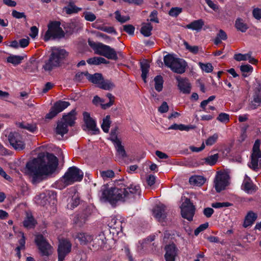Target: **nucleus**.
<instances>
[{
	"label": "nucleus",
	"mask_w": 261,
	"mask_h": 261,
	"mask_svg": "<svg viewBox=\"0 0 261 261\" xmlns=\"http://www.w3.org/2000/svg\"><path fill=\"white\" fill-rule=\"evenodd\" d=\"M58 166L57 158L52 153H47L30 161L26 165V168L32 177L33 182L37 184L55 173Z\"/></svg>",
	"instance_id": "obj_1"
},
{
	"label": "nucleus",
	"mask_w": 261,
	"mask_h": 261,
	"mask_svg": "<svg viewBox=\"0 0 261 261\" xmlns=\"http://www.w3.org/2000/svg\"><path fill=\"white\" fill-rule=\"evenodd\" d=\"M101 192L100 200L103 202L114 205L119 201H125V189L122 188V186L115 185L110 187L107 184L104 185L101 187Z\"/></svg>",
	"instance_id": "obj_2"
},
{
	"label": "nucleus",
	"mask_w": 261,
	"mask_h": 261,
	"mask_svg": "<svg viewBox=\"0 0 261 261\" xmlns=\"http://www.w3.org/2000/svg\"><path fill=\"white\" fill-rule=\"evenodd\" d=\"M83 176V172L78 168L75 166L69 167L64 175L56 182V187L59 189H64L75 182L81 181Z\"/></svg>",
	"instance_id": "obj_3"
},
{
	"label": "nucleus",
	"mask_w": 261,
	"mask_h": 261,
	"mask_svg": "<svg viewBox=\"0 0 261 261\" xmlns=\"http://www.w3.org/2000/svg\"><path fill=\"white\" fill-rule=\"evenodd\" d=\"M49 59L45 62L43 68L47 71L60 65L63 60L68 56L67 52L64 49L53 47Z\"/></svg>",
	"instance_id": "obj_4"
},
{
	"label": "nucleus",
	"mask_w": 261,
	"mask_h": 261,
	"mask_svg": "<svg viewBox=\"0 0 261 261\" xmlns=\"http://www.w3.org/2000/svg\"><path fill=\"white\" fill-rule=\"evenodd\" d=\"M89 45L93 49L95 54L103 56L108 59L116 60L118 59L115 50L110 46L102 43L88 41Z\"/></svg>",
	"instance_id": "obj_5"
},
{
	"label": "nucleus",
	"mask_w": 261,
	"mask_h": 261,
	"mask_svg": "<svg viewBox=\"0 0 261 261\" xmlns=\"http://www.w3.org/2000/svg\"><path fill=\"white\" fill-rule=\"evenodd\" d=\"M60 22L52 21L48 24V30L44 36V40L47 41L51 39H60L63 38L65 33L60 27Z\"/></svg>",
	"instance_id": "obj_6"
},
{
	"label": "nucleus",
	"mask_w": 261,
	"mask_h": 261,
	"mask_svg": "<svg viewBox=\"0 0 261 261\" xmlns=\"http://www.w3.org/2000/svg\"><path fill=\"white\" fill-rule=\"evenodd\" d=\"M260 141L256 140L253 145L251 161L249 167L253 170H257L261 167V152L259 150Z\"/></svg>",
	"instance_id": "obj_7"
},
{
	"label": "nucleus",
	"mask_w": 261,
	"mask_h": 261,
	"mask_svg": "<svg viewBox=\"0 0 261 261\" xmlns=\"http://www.w3.org/2000/svg\"><path fill=\"white\" fill-rule=\"evenodd\" d=\"M229 184V175L226 172H217L215 180L214 186L217 192L224 190Z\"/></svg>",
	"instance_id": "obj_8"
},
{
	"label": "nucleus",
	"mask_w": 261,
	"mask_h": 261,
	"mask_svg": "<svg viewBox=\"0 0 261 261\" xmlns=\"http://www.w3.org/2000/svg\"><path fill=\"white\" fill-rule=\"evenodd\" d=\"M184 201L180 206L181 215L182 217L188 220L191 221L195 214V207L188 198H182Z\"/></svg>",
	"instance_id": "obj_9"
},
{
	"label": "nucleus",
	"mask_w": 261,
	"mask_h": 261,
	"mask_svg": "<svg viewBox=\"0 0 261 261\" xmlns=\"http://www.w3.org/2000/svg\"><path fill=\"white\" fill-rule=\"evenodd\" d=\"M35 242L42 255L48 256L52 253L51 246L42 234L36 236Z\"/></svg>",
	"instance_id": "obj_10"
},
{
	"label": "nucleus",
	"mask_w": 261,
	"mask_h": 261,
	"mask_svg": "<svg viewBox=\"0 0 261 261\" xmlns=\"http://www.w3.org/2000/svg\"><path fill=\"white\" fill-rule=\"evenodd\" d=\"M71 244L67 240H60L58 246V261H63L65 256L71 251Z\"/></svg>",
	"instance_id": "obj_11"
},
{
	"label": "nucleus",
	"mask_w": 261,
	"mask_h": 261,
	"mask_svg": "<svg viewBox=\"0 0 261 261\" xmlns=\"http://www.w3.org/2000/svg\"><path fill=\"white\" fill-rule=\"evenodd\" d=\"M122 188L125 189V201L132 199L137 198L140 197L141 193L140 187L136 184H130L127 188L122 186Z\"/></svg>",
	"instance_id": "obj_12"
},
{
	"label": "nucleus",
	"mask_w": 261,
	"mask_h": 261,
	"mask_svg": "<svg viewBox=\"0 0 261 261\" xmlns=\"http://www.w3.org/2000/svg\"><path fill=\"white\" fill-rule=\"evenodd\" d=\"M9 142L16 150H22L24 148L25 144L22 137L17 133H11L9 135Z\"/></svg>",
	"instance_id": "obj_13"
},
{
	"label": "nucleus",
	"mask_w": 261,
	"mask_h": 261,
	"mask_svg": "<svg viewBox=\"0 0 261 261\" xmlns=\"http://www.w3.org/2000/svg\"><path fill=\"white\" fill-rule=\"evenodd\" d=\"M152 212L153 217L160 222L163 221L166 217V206L163 204L156 205Z\"/></svg>",
	"instance_id": "obj_14"
},
{
	"label": "nucleus",
	"mask_w": 261,
	"mask_h": 261,
	"mask_svg": "<svg viewBox=\"0 0 261 261\" xmlns=\"http://www.w3.org/2000/svg\"><path fill=\"white\" fill-rule=\"evenodd\" d=\"M165 258L166 261H175V257L177 254L178 249L173 243L165 246Z\"/></svg>",
	"instance_id": "obj_15"
},
{
	"label": "nucleus",
	"mask_w": 261,
	"mask_h": 261,
	"mask_svg": "<svg viewBox=\"0 0 261 261\" xmlns=\"http://www.w3.org/2000/svg\"><path fill=\"white\" fill-rule=\"evenodd\" d=\"M177 87L181 92L184 94H189L191 90V85L189 80L186 78H181L177 76Z\"/></svg>",
	"instance_id": "obj_16"
},
{
	"label": "nucleus",
	"mask_w": 261,
	"mask_h": 261,
	"mask_svg": "<svg viewBox=\"0 0 261 261\" xmlns=\"http://www.w3.org/2000/svg\"><path fill=\"white\" fill-rule=\"evenodd\" d=\"M67 202V208L71 210L73 209L80 204V198L79 194L74 189L73 190L71 193L68 195Z\"/></svg>",
	"instance_id": "obj_17"
},
{
	"label": "nucleus",
	"mask_w": 261,
	"mask_h": 261,
	"mask_svg": "<svg viewBox=\"0 0 261 261\" xmlns=\"http://www.w3.org/2000/svg\"><path fill=\"white\" fill-rule=\"evenodd\" d=\"M83 117L87 127L89 130L92 131L95 134L99 132V129L96 127L95 121L90 117L89 113L84 112L83 113Z\"/></svg>",
	"instance_id": "obj_18"
},
{
	"label": "nucleus",
	"mask_w": 261,
	"mask_h": 261,
	"mask_svg": "<svg viewBox=\"0 0 261 261\" xmlns=\"http://www.w3.org/2000/svg\"><path fill=\"white\" fill-rule=\"evenodd\" d=\"M187 65L185 60L178 58L170 69L175 73L181 74L185 72Z\"/></svg>",
	"instance_id": "obj_19"
},
{
	"label": "nucleus",
	"mask_w": 261,
	"mask_h": 261,
	"mask_svg": "<svg viewBox=\"0 0 261 261\" xmlns=\"http://www.w3.org/2000/svg\"><path fill=\"white\" fill-rule=\"evenodd\" d=\"M122 222L116 217H111L108 222L109 227L112 229H115L117 232L122 230Z\"/></svg>",
	"instance_id": "obj_20"
},
{
	"label": "nucleus",
	"mask_w": 261,
	"mask_h": 261,
	"mask_svg": "<svg viewBox=\"0 0 261 261\" xmlns=\"http://www.w3.org/2000/svg\"><path fill=\"white\" fill-rule=\"evenodd\" d=\"M75 237L78 239L82 245H86L93 240V237L88 232L77 233Z\"/></svg>",
	"instance_id": "obj_21"
},
{
	"label": "nucleus",
	"mask_w": 261,
	"mask_h": 261,
	"mask_svg": "<svg viewBox=\"0 0 261 261\" xmlns=\"http://www.w3.org/2000/svg\"><path fill=\"white\" fill-rule=\"evenodd\" d=\"M68 126L67 124H65L61 120L57 123V125L56 128V134L60 136L62 138L65 134L67 133L68 131Z\"/></svg>",
	"instance_id": "obj_22"
},
{
	"label": "nucleus",
	"mask_w": 261,
	"mask_h": 261,
	"mask_svg": "<svg viewBox=\"0 0 261 261\" xmlns=\"http://www.w3.org/2000/svg\"><path fill=\"white\" fill-rule=\"evenodd\" d=\"M204 25V21L200 19L194 20L186 26V28L197 32L200 31Z\"/></svg>",
	"instance_id": "obj_23"
},
{
	"label": "nucleus",
	"mask_w": 261,
	"mask_h": 261,
	"mask_svg": "<svg viewBox=\"0 0 261 261\" xmlns=\"http://www.w3.org/2000/svg\"><path fill=\"white\" fill-rule=\"evenodd\" d=\"M115 148L116 150V156L119 159H124L127 156L126 152L124 147L120 141L114 144Z\"/></svg>",
	"instance_id": "obj_24"
},
{
	"label": "nucleus",
	"mask_w": 261,
	"mask_h": 261,
	"mask_svg": "<svg viewBox=\"0 0 261 261\" xmlns=\"http://www.w3.org/2000/svg\"><path fill=\"white\" fill-rule=\"evenodd\" d=\"M243 185L244 190L248 193H252L255 190L254 186L247 175H245Z\"/></svg>",
	"instance_id": "obj_25"
},
{
	"label": "nucleus",
	"mask_w": 261,
	"mask_h": 261,
	"mask_svg": "<svg viewBox=\"0 0 261 261\" xmlns=\"http://www.w3.org/2000/svg\"><path fill=\"white\" fill-rule=\"evenodd\" d=\"M75 114V111L74 110H72L67 115L63 116L61 120L65 124H67L68 126H72L74 123Z\"/></svg>",
	"instance_id": "obj_26"
},
{
	"label": "nucleus",
	"mask_w": 261,
	"mask_h": 261,
	"mask_svg": "<svg viewBox=\"0 0 261 261\" xmlns=\"http://www.w3.org/2000/svg\"><path fill=\"white\" fill-rule=\"evenodd\" d=\"M257 218V215L252 212H249L246 216L244 222L243 226L244 227H247L253 224Z\"/></svg>",
	"instance_id": "obj_27"
},
{
	"label": "nucleus",
	"mask_w": 261,
	"mask_h": 261,
	"mask_svg": "<svg viewBox=\"0 0 261 261\" xmlns=\"http://www.w3.org/2000/svg\"><path fill=\"white\" fill-rule=\"evenodd\" d=\"M235 27L238 31L242 33L246 32L248 29L247 24L242 18H238L235 21Z\"/></svg>",
	"instance_id": "obj_28"
},
{
	"label": "nucleus",
	"mask_w": 261,
	"mask_h": 261,
	"mask_svg": "<svg viewBox=\"0 0 261 261\" xmlns=\"http://www.w3.org/2000/svg\"><path fill=\"white\" fill-rule=\"evenodd\" d=\"M205 178L200 175H194L189 179L190 184L196 186H202L205 182Z\"/></svg>",
	"instance_id": "obj_29"
},
{
	"label": "nucleus",
	"mask_w": 261,
	"mask_h": 261,
	"mask_svg": "<svg viewBox=\"0 0 261 261\" xmlns=\"http://www.w3.org/2000/svg\"><path fill=\"white\" fill-rule=\"evenodd\" d=\"M102 74L98 73H96L93 74H91L88 73V74H87V79L91 83L97 85L98 87L102 80Z\"/></svg>",
	"instance_id": "obj_30"
},
{
	"label": "nucleus",
	"mask_w": 261,
	"mask_h": 261,
	"mask_svg": "<svg viewBox=\"0 0 261 261\" xmlns=\"http://www.w3.org/2000/svg\"><path fill=\"white\" fill-rule=\"evenodd\" d=\"M194 126L191 125H186L182 124H176L174 123L170 125L168 129L179 130L181 131H189L191 129H193Z\"/></svg>",
	"instance_id": "obj_31"
},
{
	"label": "nucleus",
	"mask_w": 261,
	"mask_h": 261,
	"mask_svg": "<svg viewBox=\"0 0 261 261\" xmlns=\"http://www.w3.org/2000/svg\"><path fill=\"white\" fill-rule=\"evenodd\" d=\"M87 63L90 65H99L100 64H108L109 61L105 58L100 57H95L89 58L87 61Z\"/></svg>",
	"instance_id": "obj_32"
},
{
	"label": "nucleus",
	"mask_w": 261,
	"mask_h": 261,
	"mask_svg": "<svg viewBox=\"0 0 261 261\" xmlns=\"http://www.w3.org/2000/svg\"><path fill=\"white\" fill-rule=\"evenodd\" d=\"M152 30V26L150 23H144L142 24L140 32L145 37H149L151 34Z\"/></svg>",
	"instance_id": "obj_33"
},
{
	"label": "nucleus",
	"mask_w": 261,
	"mask_h": 261,
	"mask_svg": "<svg viewBox=\"0 0 261 261\" xmlns=\"http://www.w3.org/2000/svg\"><path fill=\"white\" fill-rule=\"evenodd\" d=\"M149 65L146 61L141 63V69L142 71L141 77L145 83H146V79L149 71Z\"/></svg>",
	"instance_id": "obj_34"
},
{
	"label": "nucleus",
	"mask_w": 261,
	"mask_h": 261,
	"mask_svg": "<svg viewBox=\"0 0 261 261\" xmlns=\"http://www.w3.org/2000/svg\"><path fill=\"white\" fill-rule=\"evenodd\" d=\"M36 222L33 216L29 214H27V217L23 221V226L28 228H31L35 226Z\"/></svg>",
	"instance_id": "obj_35"
},
{
	"label": "nucleus",
	"mask_w": 261,
	"mask_h": 261,
	"mask_svg": "<svg viewBox=\"0 0 261 261\" xmlns=\"http://www.w3.org/2000/svg\"><path fill=\"white\" fill-rule=\"evenodd\" d=\"M69 105L70 103L68 101L60 100L56 102L54 107L56 109L57 113H59L67 108Z\"/></svg>",
	"instance_id": "obj_36"
},
{
	"label": "nucleus",
	"mask_w": 261,
	"mask_h": 261,
	"mask_svg": "<svg viewBox=\"0 0 261 261\" xmlns=\"http://www.w3.org/2000/svg\"><path fill=\"white\" fill-rule=\"evenodd\" d=\"M177 59L174 55L168 54L164 56V62L166 66L171 68Z\"/></svg>",
	"instance_id": "obj_37"
},
{
	"label": "nucleus",
	"mask_w": 261,
	"mask_h": 261,
	"mask_svg": "<svg viewBox=\"0 0 261 261\" xmlns=\"http://www.w3.org/2000/svg\"><path fill=\"white\" fill-rule=\"evenodd\" d=\"M115 85L109 80H105L103 78L101 80L98 87L105 90H110L113 89Z\"/></svg>",
	"instance_id": "obj_38"
},
{
	"label": "nucleus",
	"mask_w": 261,
	"mask_h": 261,
	"mask_svg": "<svg viewBox=\"0 0 261 261\" xmlns=\"http://www.w3.org/2000/svg\"><path fill=\"white\" fill-rule=\"evenodd\" d=\"M261 103V92L258 91L253 96V99L251 101V108L253 109H256Z\"/></svg>",
	"instance_id": "obj_39"
},
{
	"label": "nucleus",
	"mask_w": 261,
	"mask_h": 261,
	"mask_svg": "<svg viewBox=\"0 0 261 261\" xmlns=\"http://www.w3.org/2000/svg\"><path fill=\"white\" fill-rule=\"evenodd\" d=\"M95 244H97L98 246L103 247L106 242V238L103 232H100L93 240Z\"/></svg>",
	"instance_id": "obj_40"
},
{
	"label": "nucleus",
	"mask_w": 261,
	"mask_h": 261,
	"mask_svg": "<svg viewBox=\"0 0 261 261\" xmlns=\"http://www.w3.org/2000/svg\"><path fill=\"white\" fill-rule=\"evenodd\" d=\"M21 238L19 241V245L16 248V254L17 256L20 258L21 256L20 250L24 249L25 248V240L24 233L22 232H20Z\"/></svg>",
	"instance_id": "obj_41"
},
{
	"label": "nucleus",
	"mask_w": 261,
	"mask_h": 261,
	"mask_svg": "<svg viewBox=\"0 0 261 261\" xmlns=\"http://www.w3.org/2000/svg\"><path fill=\"white\" fill-rule=\"evenodd\" d=\"M155 89L158 92H161L163 88V78L161 75H157L154 79Z\"/></svg>",
	"instance_id": "obj_42"
},
{
	"label": "nucleus",
	"mask_w": 261,
	"mask_h": 261,
	"mask_svg": "<svg viewBox=\"0 0 261 261\" xmlns=\"http://www.w3.org/2000/svg\"><path fill=\"white\" fill-rule=\"evenodd\" d=\"M219 158L218 153L210 155L203 159L204 163L210 166L214 165L217 162Z\"/></svg>",
	"instance_id": "obj_43"
},
{
	"label": "nucleus",
	"mask_w": 261,
	"mask_h": 261,
	"mask_svg": "<svg viewBox=\"0 0 261 261\" xmlns=\"http://www.w3.org/2000/svg\"><path fill=\"white\" fill-rule=\"evenodd\" d=\"M23 57L20 56L11 55L7 58V62L12 63L13 65H18L20 64Z\"/></svg>",
	"instance_id": "obj_44"
},
{
	"label": "nucleus",
	"mask_w": 261,
	"mask_h": 261,
	"mask_svg": "<svg viewBox=\"0 0 261 261\" xmlns=\"http://www.w3.org/2000/svg\"><path fill=\"white\" fill-rule=\"evenodd\" d=\"M115 173L112 170L100 171V176L104 180H107L114 177Z\"/></svg>",
	"instance_id": "obj_45"
},
{
	"label": "nucleus",
	"mask_w": 261,
	"mask_h": 261,
	"mask_svg": "<svg viewBox=\"0 0 261 261\" xmlns=\"http://www.w3.org/2000/svg\"><path fill=\"white\" fill-rule=\"evenodd\" d=\"M63 10L68 14H71L73 13H76L82 10V8L76 7L75 5H70L65 7Z\"/></svg>",
	"instance_id": "obj_46"
},
{
	"label": "nucleus",
	"mask_w": 261,
	"mask_h": 261,
	"mask_svg": "<svg viewBox=\"0 0 261 261\" xmlns=\"http://www.w3.org/2000/svg\"><path fill=\"white\" fill-rule=\"evenodd\" d=\"M110 124V117L108 115L103 119L102 123L101 125V128L104 132L108 133L109 132Z\"/></svg>",
	"instance_id": "obj_47"
},
{
	"label": "nucleus",
	"mask_w": 261,
	"mask_h": 261,
	"mask_svg": "<svg viewBox=\"0 0 261 261\" xmlns=\"http://www.w3.org/2000/svg\"><path fill=\"white\" fill-rule=\"evenodd\" d=\"M86 221V218L85 216H83V215H77L73 219L74 223L80 227L82 226Z\"/></svg>",
	"instance_id": "obj_48"
},
{
	"label": "nucleus",
	"mask_w": 261,
	"mask_h": 261,
	"mask_svg": "<svg viewBox=\"0 0 261 261\" xmlns=\"http://www.w3.org/2000/svg\"><path fill=\"white\" fill-rule=\"evenodd\" d=\"M115 15V18L118 22L121 23H124L129 20V17L128 16L121 15L120 12L117 10L114 13Z\"/></svg>",
	"instance_id": "obj_49"
},
{
	"label": "nucleus",
	"mask_w": 261,
	"mask_h": 261,
	"mask_svg": "<svg viewBox=\"0 0 261 261\" xmlns=\"http://www.w3.org/2000/svg\"><path fill=\"white\" fill-rule=\"evenodd\" d=\"M201 70L206 73H210L212 72L213 70V67L211 63H206L204 64L201 62H199L198 64Z\"/></svg>",
	"instance_id": "obj_50"
},
{
	"label": "nucleus",
	"mask_w": 261,
	"mask_h": 261,
	"mask_svg": "<svg viewBox=\"0 0 261 261\" xmlns=\"http://www.w3.org/2000/svg\"><path fill=\"white\" fill-rule=\"evenodd\" d=\"M217 119L220 122L226 123L229 121V115L225 113H221L219 114Z\"/></svg>",
	"instance_id": "obj_51"
},
{
	"label": "nucleus",
	"mask_w": 261,
	"mask_h": 261,
	"mask_svg": "<svg viewBox=\"0 0 261 261\" xmlns=\"http://www.w3.org/2000/svg\"><path fill=\"white\" fill-rule=\"evenodd\" d=\"M218 138L217 134H214L212 136L209 137L205 141V145L207 146H212L214 144Z\"/></svg>",
	"instance_id": "obj_52"
},
{
	"label": "nucleus",
	"mask_w": 261,
	"mask_h": 261,
	"mask_svg": "<svg viewBox=\"0 0 261 261\" xmlns=\"http://www.w3.org/2000/svg\"><path fill=\"white\" fill-rule=\"evenodd\" d=\"M180 7H172L169 11V15L172 17H177L182 12Z\"/></svg>",
	"instance_id": "obj_53"
},
{
	"label": "nucleus",
	"mask_w": 261,
	"mask_h": 261,
	"mask_svg": "<svg viewBox=\"0 0 261 261\" xmlns=\"http://www.w3.org/2000/svg\"><path fill=\"white\" fill-rule=\"evenodd\" d=\"M109 139L112 142L113 145L121 141L117 137L116 129L111 130Z\"/></svg>",
	"instance_id": "obj_54"
},
{
	"label": "nucleus",
	"mask_w": 261,
	"mask_h": 261,
	"mask_svg": "<svg viewBox=\"0 0 261 261\" xmlns=\"http://www.w3.org/2000/svg\"><path fill=\"white\" fill-rule=\"evenodd\" d=\"M184 45L187 50L194 54H196L198 52L199 47L198 46H191L189 45L187 42H184Z\"/></svg>",
	"instance_id": "obj_55"
},
{
	"label": "nucleus",
	"mask_w": 261,
	"mask_h": 261,
	"mask_svg": "<svg viewBox=\"0 0 261 261\" xmlns=\"http://www.w3.org/2000/svg\"><path fill=\"white\" fill-rule=\"evenodd\" d=\"M18 126L20 127L25 128L30 132H34L36 130V127L35 125H32L30 124H24L22 123H19Z\"/></svg>",
	"instance_id": "obj_56"
},
{
	"label": "nucleus",
	"mask_w": 261,
	"mask_h": 261,
	"mask_svg": "<svg viewBox=\"0 0 261 261\" xmlns=\"http://www.w3.org/2000/svg\"><path fill=\"white\" fill-rule=\"evenodd\" d=\"M107 96L109 99V102L107 103L101 104L102 108L105 109L109 108L113 105L114 100V96L111 93L107 94Z\"/></svg>",
	"instance_id": "obj_57"
},
{
	"label": "nucleus",
	"mask_w": 261,
	"mask_h": 261,
	"mask_svg": "<svg viewBox=\"0 0 261 261\" xmlns=\"http://www.w3.org/2000/svg\"><path fill=\"white\" fill-rule=\"evenodd\" d=\"M87 74H88L87 71L77 72L75 75V79L76 81L82 82L85 78L87 79Z\"/></svg>",
	"instance_id": "obj_58"
},
{
	"label": "nucleus",
	"mask_w": 261,
	"mask_h": 261,
	"mask_svg": "<svg viewBox=\"0 0 261 261\" xmlns=\"http://www.w3.org/2000/svg\"><path fill=\"white\" fill-rule=\"evenodd\" d=\"M232 204L228 202H215L213 203L212 204V207L215 208H220L224 207H229L231 206Z\"/></svg>",
	"instance_id": "obj_59"
},
{
	"label": "nucleus",
	"mask_w": 261,
	"mask_h": 261,
	"mask_svg": "<svg viewBox=\"0 0 261 261\" xmlns=\"http://www.w3.org/2000/svg\"><path fill=\"white\" fill-rule=\"evenodd\" d=\"M84 16L87 21H93L96 19V16L95 14L91 12H85L84 13Z\"/></svg>",
	"instance_id": "obj_60"
},
{
	"label": "nucleus",
	"mask_w": 261,
	"mask_h": 261,
	"mask_svg": "<svg viewBox=\"0 0 261 261\" xmlns=\"http://www.w3.org/2000/svg\"><path fill=\"white\" fill-rule=\"evenodd\" d=\"M123 30L130 35H134L135 32V28L131 24H127L123 25Z\"/></svg>",
	"instance_id": "obj_61"
},
{
	"label": "nucleus",
	"mask_w": 261,
	"mask_h": 261,
	"mask_svg": "<svg viewBox=\"0 0 261 261\" xmlns=\"http://www.w3.org/2000/svg\"><path fill=\"white\" fill-rule=\"evenodd\" d=\"M208 226V223H205L200 225L198 228H197L194 231V234L195 236H197L200 232L206 229Z\"/></svg>",
	"instance_id": "obj_62"
},
{
	"label": "nucleus",
	"mask_w": 261,
	"mask_h": 261,
	"mask_svg": "<svg viewBox=\"0 0 261 261\" xmlns=\"http://www.w3.org/2000/svg\"><path fill=\"white\" fill-rule=\"evenodd\" d=\"M240 70L243 73L251 72L253 70L252 67L248 64L242 65L240 67Z\"/></svg>",
	"instance_id": "obj_63"
},
{
	"label": "nucleus",
	"mask_w": 261,
	"mask_h": 261,
	"mask_svg": "<svg viewBox=\"0 0 261 261\" xmlns=\"http://www.w3.org/2000/svg\"><path fill=\"white\" fill-rule=\"evenodd\" d=\"M253 17L257 20L261 19V8H254L252 11Z\"/></svg>",
	"instance_id": "obj_64"
}]
</instances>
